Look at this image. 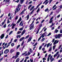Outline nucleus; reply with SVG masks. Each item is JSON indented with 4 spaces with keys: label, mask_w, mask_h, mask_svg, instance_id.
I'll list each match as a JSON object with an SVG mask.
<instances>
[{
    "label": "nucleus",
    "mask_w": 62,
    "mask_h": 62,
    "mask_svg": "<svg viewBox=\"0 0 62 62\" xmlns=\"http://www.w3.org/2000/svg\"><path fill=\"white\" fill-rule=\"evenodd\" d=\"M62 34H59L58 35H56L55 36V39H60V37H62Z\"/></svg>",
    "instance_id": "f257e3e1"
},
{
    "label": "nucleus",
    "mask_w": 62,
    "mask_h": 62,
    "mask_svg": "<svg viewBox=\"0 0 62 62\" xmlns=\"http://www.w3.org/2000/svg\"><path fill=\"white\" fill-rule=\"evenodd\" d=\"M34 22V21H33V23H32L31 24V25H30V30H31V29H32L34 27V25L32 24Z\"/></svg>",
    "instance_id": "f03ea898"
},
{
    "label": "nucleus",
    "mask_w": 62,
    "mask_h": 62,
    "mask_svg": "<svg viewBox=\"0 0 62 62\" xmlns=\"http://www.w3.org/2000/svg\"><path fill=\"white\" fill-rule=\"evenodd\" d=\"M20 7L22 6V5H20V4H19L18 5L17 8H16V12H18V9L19 8V7H20Z\"/></svg>",
    "instance_id": "7ed1b4c3"
},
{
    "label": "nucleus",
    "mask_w": 62,
    "mask_h": 62,
    "mask_svg": "<svg viewBox=\"0 0 62 62\" xmlns=\"http://www.w3.org/2000/svg\"><path fill=\"white\" fill-rule=\"evenodd\" d=\"M9 52V50L8 49H6L4 51V54H8V53Z\"/></svg>",
    "instance_id": "20e7f679"
},
{
    "label": "nucleus",
    "mask_w": 62,
    "mask_h": 62,
    "mask_svg": "<svg viewBox=\"0 0 62 62\" xmlns=\"http://www.w3.org/2000/svg\"><path fill=\"white\" fill-rule=\"evenodd\" d=\"M48 1V0H46L43 3V4H45V3L46 5H47V4L49 3V1Z\"/></svg>",
    "instance_id": "39448f33"
},
{
    "label": "nucleus",
    "mask_w": 62,
    "mask_h": 62,
    "mask_svg": "<svg viewBox=\"0 0 62 62\" xmlns=\"http://www.w3.org/2000/svg\"><path fill=\"white\" fill-rule=\"evenodd\" d=\"M46 33H47V32H45V33H43L41 35V36L40 37H42V38H43V37H44V36H45V34H46Z\"/></svg>",
    "instance_id": "423d86ee"
},
{
    "label": "nucleus",
    "mask_w": 62,
    "mask_h": 62,
    "mask_svg": "<svg viewBox=\"0 0 62 62\" xmlns=\"http://www.w3.org/2000/svg\"><path fill=\"white\" fill-rule=\"evenodd\" d=\"M29 18V15H28L26 17H25V19L26 20H28Z\"/></svg>",
    "instance_id": "0eeeda50"
},
{
    "label": "nucleus",
    "mask_w": 62,
    "mask_h": 62,
    "mask_svg": "<svg viewBox=\"0 0 62 62\" xmlns=\"http://www.w3.org/2000/svg\"><path fill=\"white\" fill-rule=\"evenodd\" d=\"M30 54H31V53H30V51H29L28 52L27 54H25V56H28V55H29Z\"/></svg>",
    "instance_id": "6e6552de"
},
{
    "label": "nucleus",
    "mask_w": 62,
    "mask_h": 62,
    "mask_svg": "<svg viewBox=\"0 0 62 62\" xmlns=\"http://www.w3.org/2000/svg\"><path fill=\"white\" fill-rule=\"evenodd\" d=\"M59 42V41L58 40H55L54 43V45H55L56 43H58Z\"/></svg>",
    "instance_id": "1a4fd4ad"
},
{
    "label": "nucleus",
    "mask_w": 62,
    "mask_h": 62,
    "mask_svg": "<svg viewBox=\"0 0 62 62\" xmlns=\"http://www.w3.org/2000/svg\"><path fill=\"white\" fill-rule=\"evenodd\" d=\"M53 18H54V17L53 16H52L50 19V21H49V23H52V21H53L52 20Z\"/></svg>",
    "instance_id": "9d476101"
},
{
    "label": "nucleus",
    "mask_w": 62,
    "mask_h": 62,
    "mask_svg": "<svg viewBox=\"0 0 62 62\" xmlns=\"http://www.w3.org/2000/svg\"><path fill=\"white\" fill-rule=\"evenodd\" d=\"M4 36H5V35H4V34H2L0 36V38L1 39H3L4 37Z\"/></svg>",
    "instance_id": "9b49d317"
},
{
    "label": "nucleus",
    "mask_w": 62,
    "mask_h": 62,
    "mask_svg": "<svg viewBox=\"0 0 62 62\" xmlns=\"http://www.w3.org/2000/svg\"><path fill=\"white\" fill-rule=\"evenodd\" d=\"M23 21H21V22L19 24V26H23Z\"/></svg>",
    "instance_id": "f8f14e48"
},
{
    "label": "nucleus",
    "mask_w": 62,
    "mask_h": 62,
    "mask_svg": "<svg viewBox=\"0 0 62 62\" xmlns=\"http://www.w3.org/2000/svg\"><path fill=\"white\" fill-rule=\"evenodd\" d=\"M32 39V37H30L29 39H28V42H29V41H30L31 40V39Z\"/></svg>",
    "instance_id": "ddd939ff"
},
{
    "label": "nucleus",
    "mask_w": 62,
    "mask_h": 62,
    "mask_svg": "<svg viewBox=\"0 0 62 62\" xmlns=\"http://www.w3.org/2000/svg\"><path fill=\"white\" fill-rule=\"evenodd\" d=\"M26 31V30H24L23 31L22 33L21 34V36H23V34H24Z\"/></svg>",
    "instance_id": "4468645a"
},
{
    "label": "nucleus",
    "mask_w": 62,
    "mask_h": 62,
    "mask_svg": "<svg viewBox=\"0 0 62 62\" xmlns=\"http://www.w3.org/2000/svg\"><path fill=\"white\" fill-rule=\"evenodd\" d=\"M25 38L24 37H23L22 38H21L20 39H19V40L20 41H22L23 39H25Z\"/></svg>",
    "instance_id": "2eb2a0df"
},
{
    "label": "nucleus",
    "mask_w": 62,
    "mask_h": 62,
    "mask_svg": "<svg viewBox=\"0 0 62 62\" xmlns=\"http://www.w3.org/2000/svg\"><path fill=\"white\" fill-rule=\"evenodd\" d=\"M13 52H14V50L13 49H11L10 50V53L11 54Z\"/></svg>",
    "instance_id": "dca6fc26"
},
{
    "label": "nucleus",
    "mask_w": 62,
    "mask_h": 62,
    "mask_svg": "<svg viewBox=\"0 0 62 62\" xmlns=\"http://www.w3.org/2000/svg\"><path fill=\"white\" fill-rule=\"evenodd\" d=\"M34 8V6H33L30 9V11H31V10H32Z\"/></svg>",
    "instance_id": "f3484780"
},
{
    "label": "nucleus",
    "mask_w": 62,
    "mask_h": 62,
    "mask_svg": "<svg viewBox=\"0 0 62 62\" xmlns=\"http://www.w3.org/2000/svg\"><path fill=\"white\" fill-rule=\"evenodd\" d=\"M16 54L17 55H19V54H20V52H16Z\"/></svg>",
    "instance_id": "a211bd4d"
},
{
    "label": "nucleus",
    "mask_w": 62,
    "mask_h": 62,
    "mask_svg": "<svg viewBox=\"0 0 62 62\" xmlns=\"http://www.w3.org/2000/svg\"><path fill=\"white\" fill-rule=\"evenodd\" d=\"M52 50V46H51L50 47V48L49 49L48 51L49 52H50Z\"/></svg>",
    "instance_id": "6ab92c4d"
},
{
    "label": "nucleus",
    "mask_w": 62,
    "mask_h": 62,
    "mask_svg": "<svg viewBox=\"0 0 62 62\" xmlns=\"http://www.w3.org/2000/svg\"><path fill=\"white\" fill-rule=\"evenodd\" d=\"M24 12L23 11H22L20 13V15H23L24 14Z\"/></svg>",
    "instance_id": "aec40b11"
},
{
    "label": "nucleus",
    "mask_w": 62,
    "mask_h": 62,
    "mask_svg": "<svg viewBox=\"0 0 62 62\" xmlns=\"http://www.w3.org/2000/svg\"><path fill=\"white\" fill-rule=\"evenodd\" d=\"M20 60V59L19 58H17V60H16V62H19V61Z\"/></svg>",
    "instance_id": "412c9836"
},
{
    "label": "nucleus",
    "mask_w": 62,
    "mask_h": 62,
    "mask_svg": "<svg viewBox=\"0 0 62 62\" xmlns=\"http://www.w3.org/2000/svg\"><path fill=\"white\" fill-rule=\"evenodd\" d=\"M24 0H20V2L21 4H23V1Z\"/></svg>",
    "instance_id": "4be33fe9"
},
{
    "label": "nucleus",
    "mask_w": 62,
    "mask_h": 62,
    "mask_svg": "<svg viewBox=\"0 0 62 62\" xmlns=\"http://www.w3.org/2000/svg\"><path fill=\"white\" fill-rule=\"evenodd\" d=\"M30 52H31V53H33V50H32L31 48H30Z\"/></svg>",
    "instance_id": "5701e85b"
},
{
    "label": "nucleus",
    "mask_w": 62,
    "mask_h": 62,
    "mask_svg": "<svg viewBox=\"0 0 62 62\" xmlns=\"http://www.w3.org/2000/svg\"><path fill=\"white\" fill-rule=\"evenodd\" d=\"M35 8L31 12L30 14H32L33 12H34V10H35Z\"/></svg>",
    "instance_id": "b1692460"
},
{
    "label": "nucleus",
    "mask_w": 62,
    "mask_h": 62,
    "mask_svg": "<svg viewBox=\"0 0 62 62\" xmlns=\"http://www.w3.org/2000/svg\"><path fill=\"white\" fill-rule=\"evenodd\" d=\"M29 37V35H28L25 38V39H27V38H28Z\"/></svg>",
    "instance_id": "393cba45"
},
{
    "label": "nucleus",
    "mask_w": 62,
    "mask_h": 62,
    "mask_svg": "<svg viewBox=\"0 0 62 62\" xmlns=\"http://www.w3.org/2000/svg\"><path fill=\"white\" fill-rule=\"evenodd\" d=\"M50 43H49L48 44H47L46 46L47 48H48V47H49V46H50Z\"/></svg>",
    "instance_id": "a878e982"
},
{
    "label": "nucleus",
    "mask_w": 62,
    "mask_h": 62,
    "mask_svg": "<svg viewBox=\"0 0 62 62\" xmlns=\"http://www.w3.org/2000/svg\"><path fill=\"white\" fill-rule=\"evenodd\" d=\"M60 56V54H58L57 57L56 58V59H58V58H59V57Z\"/></svg>",
    "instance_id": "bb28decb"
},
{
    "label": "nucleus",
    "mask_w": 62,
    "mask_h": 62,
    "mask_svg": "<svg viewBox=\"0 0 62 62\" xmlns=\"http://www.w3.org/2000/svg\"><path fill=\"white\" fill-rule=\"evenodd\" d=\"M12 25L13 26H15L16 25V24H14V23H12Z\"/></svg>",
    "instance_id": "cd10ccee"
},
{
    "label": "nucleus",
    "mask_w": 62,
    "mask_h": 62,
    "mask_svg": "<svg viewBox=\"0 0 62 62\" xmlns=\"http://www.w3.org/2000/svg\"><path fill=\"white\" fill-rule=\"evenodd\" d=\"M44 40H45V38H43L41 39V41H42V42H43V41Z\"/></svg>",
    "instance_id": "c85d7f7f"
},
{
    "label": "nucleus",
    "mask_w": 62,
    "mask_h": 62,
    "mask_svg": "<svg viewBox=\"0 0 62 62\" xmlns=\"http://www.w3.org/2000/svg\"><path fill=\"white\" fill-rule=\"evenodd\" d=\"M56 47V45L54 46L53 47V50H54V49H55V48Z\"/></svg>",
    "instance_id": "c756f323"
},
{
    "label": "nucleus",
    "mask_w": 62,
    "mask_h": 62,
    "mask_svg": "<svg viewBox=\"0 0 62 62\" xmlns=\"http://www.w3.org/2000/svg\"><path fill=\"white\" fill-rule=\"evenodd\" d=\"M20 33H21V31H19L17 33V34H20Z\"/></svg>",
    "instance_id": "7c9ffc66"
},
{
    "label": "nucleus",
    "mask_w": 62,
    "mask_h": 62,
    "mask_svg": "<svg viewBox=\"0 0 62 62\" xmlns=\"http://www.w3.org/2000/svg\"><path fill=\"white\" fill-rule=\"evenodd\" d=\"M57 54H55V55H54V58H55V57H56L57 56Z\"/></svg>",
    "instance_id": "2f4dec72"
},
{
    "label": "nucleus",
    "mask_w": 62,
    "mask_h": 62,
    "mask_svg": "<svg viewBox=\"0 0 62 62\" xmlns=\"http://www.w3.org/2000/svg\"><path fill=\"white\" fill-rule=\"evenodd\" d=\"M39 10H40V9H39V8H38V9L37 10V13H38V12H39Z\"/></svg>",
    "instance_id": "473e14b6"
},
{
    "label": "nucleus",
    "mask_w": 62,
    "mask_h": 62,
    "mask_svg": "<svg viewBox=\"0 0 62 62\" xmlns=\"http://www.w3.org/2000/svg\"><path fill=\"white\" fill-rule=\"evenodd\" d=\"M12 32H13V31H11L9 33V35H10L11 34Z\"/></svg>",
    "instance_id": "72a5a7b5"
},
{
    "label": "nucleus",
    "mask_w": 62,
    "mask_h": 62,
    "mask_svg": "<svg viewBox=\"0 0 62 62\" xmlns=\"http://www.w3.org/2000/svg\"><path fill=\"white\" fill-rule=\"evenodd\" d=\"M31 7H32V5H30L28 8V9H29V8H30Z\"/></svg>",
    "instance_id": "f704fd0d"
},
{
    "label": "nucleus",
    "mask_w": 62,
    "mask_h": 62,
    "mask_svg": "<svg viewBox=\"0 0 62 62\" xmlns=\"http://www.w3.org/2000/svg\"><path fill=\"white\" fill-rule=\"evenodd\" d=\"M10 23V21L9 20V19H8V20L7 21V23Z\"/></svg>",
    "instance_id": "c9c22d12"
},
{
    "label": "nucleus",
    "mask_w": 62,
    "mask_h": 62,
    "mask_svg": "<svg viewBox=\"0 0 62 62\" xmlns=\"http://www.w3.org/2000/svg\"><path fill=\"white\" fill-rule=\"evenodd\" d=\"M55 33H57V32H58V30H57V29H56L55 30Z\"/></svg>",
    "instance_id": "e433bc0d"
},
{
    "label": "nucleus",
    "mask_w": 62,
    "mask_h": 62,
    "mask_svg": "<svg viewBox=\"0 0 62 62\" xmlns=\"http://www.w3.org/2000/svg\"><path fill=\"white\" fill-rule=\"evenodd\" d=\"M18 55H16L15 56V59H16V58H17V57H18L19 56H18Z\"/></svg>",
    "instance_id": "4c0bfd02"
},
{
    "label": "nucleus",
    "mask_w": 62,
    "mask_h": 62,
    "mask_svg": "<svg viewBox=\"0 0 62 62\" xmlns=\"http://www.w3.org/2000/svg\"><path fill=\"white\" fill-rule=\"evenodd\" d=\"M18 21H20V22L22 21V18H21V17H20V18L18 20Z\"/></svg>",
    "instance_id": "58836bf2"
},
{
    "label": "nucleus",
    "mask_w": 62,
    "mask_h": 62,
    "mask_svg": "<svg viewBox=\"0 0 62 62\" xmlns=\"http://www.w3.org/2000/svg\"><path fill=\"white\" fill-rule=\"evenodd\" d=\"M27 53V52H25V53H23L22 54V55H24V54H25L26 53Z\"/></svg>",
    "instance_id": "ea45409f"
},
{
    "label": "nucleus",
    "mask_w": 62,
    "mask_h": 62,
    "mask_svg": "<svg viewBox=\"0 0 62 62\" xmlns=\"http://www.w3.org/2000/svg\"><path fill=\"white\" fill-rule=\"evenodd\" d=\"M23 30V28H22L19 29V30H20V31H22V30Z\"/></svg>",
    "instance_id": "a19ab883"
},
{
    "label": "nucleus",
    "mask_w": 62,
    "mask_h": 62,
    "mask_svg": "<svg viewBox=\"0 0 62 62\" xmlns=\"http://www.w3.org/2000/svg\"><path fill=\"white\" fill-rule=\"evenodd\" d=\"M30 62H33V60L31 59H30Z\"/></svg>",
    "instance_id": "79ce46f5"
},
{
    "label": "nucleus",
    "mask_w": 62,
    "mask_h": 62,
    "mask_svg": "<svg viewBox=\"0 0 62 62\" xmlns=\"http://www.w3.org/2000/svg\"><path fill=\"white\" fill-rule=\"evenodd\" d=\"M48 10H49L48 9V8H47L45 10V11L46 12V11H48Z\"/></svg>",
    "instance_id": "37998d69"
},
{
    "label": "nucleus",
    "mask_w": 62,
    "mask_h": 62,
    "mask_svg": "<svg viewBox=\"0 0 62 62\" xmlns=\"http://www.w3.org/2000/svg\"><path fill=\"white\" fill-rule=\"evenodd\" d=\"M10 1V0H6V3H7L8 2H9V1Z\"/></svg>",
    "instance_id": "c03bdc74"
},
{
    "label": "nucleus",
    "mask_w": 62,
    "mask_h": 62,
    "mask_svg": "<svg viewBox=\"0 0 62 62\" xmlns=\"http://www.w3.org/2000/svg\"><path fill=\"white\" fill-rule=\"evenodd\" d=\"M42 46H40L39 47V50H41V49L42 48Z\"/></svg>",
    "instance_id": "a18cd8bd"
},
{
    "label": "nucleus",
    "mask_w": 62,
    "mask_h": 62,
    "mask_svg": "<svg viewBox=\"0 0 62 62\" xmlns=\"http://www.w3.org/2000/svg\"><path fill=\"white\" fill-rule=\"evenodd\" d=\"M20 45H18L16 48L17 49H18V48H19V47H20Z\"/></svg>",
    "instance_id": "49530a36"
},
{
    "label": "nucleus",
    "mask_w": 62,
    "mask_h": 62,
    "mask_svg": "<svg viewBox=\"0 0 62 62\" xmlns=\"http://www.w3.org/2000/svg\"><path fill=\"white\" fill-rule=\"evenodd\" d=\"M14 45V43H12L11 44V46H13Z\"/></svg>",
    "instance_id": "de8ad7c7"
},
{
    "label": "nucleus",
    "mask_w": 62,
    "mask_h": 62,
    "mask_svg": "<svg viewBox=\"0 0 62 62\" xmlns=\"http://www.w3.org/2000/svg\"><path fill=\"white\" fill-rule=\"evenodd\" d=\"M18 16H16V17L15 18V20H17V19H18Z\"/></svg>",
    "instance_id": "09e8293b"
},
{
    "label": "nucleus",
    "mask_w": 62,
    "mask_h": 62,
    "mask_svg": "<svg viewBox=\"0 0 62 62\" xmlns=\"http://www.w3.org/2000/svg\"><path fill=\"white\" fill-rule=\"evenodd\" d=\"M38 44V43H36L35 45H34L33 46H37V44Z\"/></svg>",
    "instance_id": "8fccbe9b"
},
{
    "label": "nucleus",
    "mask_w": 62,
    "mask_h": 62,
    "mask_svg": "<svg viewBox=\"0 0 62 62\" xmlns=\"http://www.w3.org/2000/svg\"><path fill=\"white\" fill-rule=\"evenodd\" d=\"M51 35V33H49V34L47 35V36H50Z\"/></svg>",
    "instance_id": "3c124183"
},
{
    "label": "nucleus",
    "mask_w": 62,
    "mask_h": 62,
    "mask_svg": "<svg viewBox=\"0 0 62 62\" xmlns=\"http://www.w3.org/2000/svg\"><path fill=\"white\" fill-rule=\"evenodd\" d=\"M41 36H40V37L39 38L38 40V41H39L40 39H41Z\"/></svg>",
    "instance_id": "603ef678"
},
{
    "label": "nucleus",
    "mask_w": 62,
    "mask_h": 62,
    "mask_svg": "<svg viewBox=\"0 0 62 62\" xmlns=\"http://www.w3.org/2000/svg\"><path fill=\"white\" fill-rule=\"evenodd\" d=\"M11 16H11L9 18V20H11L12 19V17H11Z\"/></svg>",
    "instance_id": "864d4df0"
},
{
    "label": "nucleus",
    "mask_w": 62,
    "mask_h": 62,
    "mask_svg": "<svg viewBox=\"0 0 62 62\" xmlns=\"http://www.w3.org/2000/svg\"><path fill=\"white\" fill-rule=\"evenodd\" d=\"M55 40V39H53V40L52 41V42L53 43V42H54V41Z\"/></svg>",
    "instance_id": "5fc2aeb1"
},
{
    "label": "nucleus",
    "mask_w": 62,
    "mask_h": 62,
    "mask_svg": "<svg viewBox=\"0 0 62 62\" xmlns=\"http://www.w3.org/2000/svg\"><path fill=\"white\" fill-rule=\"evenodd\" d=\"M44 21H45V20H43L41 22V23H43V22H44Z\"/></svg>",
    "instance_id": "6e6d98bb"
},
{
    "label": "nucleus",
    "mask_w": 62,
    "mask_h": 62,
    "mask_svg": "<svg viewBox=\"0 0 62 62\" xmlns=\"http://www.w3.org/2000/svg\"><path fill=\"white\" fill-rule=\"evenodd\" d=\"M51 62H52V61H53L54 60V58H53L52 59H51Z\"/></svg>",
    "instance_id": "4d7b16f0"
},
{
    "label": "nucleus",
    "mask_w": 62,
    "mask_h": 62,
    "mask_svg": "<svg viewBox=\"0 0 62 62\" xmlns=\"http://www.w3.org/2000/svg\"><path fill=\"white\" fill-rule=\"evenodd\" d=\"M20 21L19 20H18V21L17 22L16 24H17V23L18 24L19 23H20Z\"/></svg>",
    "instance_id": "13d9d810"
},
{
    "label": "nucleus",
    "mask_w": 62,
    "mask_h": 62,
    "mask_svg": "<svg viewBox=\"0 0 62 62\" xmlns=\"http://www.w3.org/2000/svg\"><path fill=\"white\" fill-rule=\"evenodd\" d=\"M6 24H5L3 26L4 28H6Z\"/></svg>",
    "instance_id": "bf43d9fd"
},
{
    "label": "nucleus",
    "mask_w": 62,
    "mask_h": 62,
    "mask_svg": "<svg viewBox=\"0 0 62 62\" xmlns=\"http://www.w3.org/2000/svg\"><path fill=\"white\" fill-rule=\"evenodd\" d=\"M56 7V5L55 4L53 7L52 8H55Z\"/></svg>",
    "instance_id": "052dcab7"
},
{
    "label": "nucleus",
    "mask_w": 62,
    "mask_h": 62,
    "mask_svg": "<svg viewBox=\"0 0 62 62\" xmlns=\"http://www.w3.org/2000/svg\"><path fill=\"white\" fill-rule=\"evenodd\" d=\"M44 8V6L42 5L41 7V9H42V8Z\"/></svg>",
    "instance_id": "680f3d73"
},
{
    "label": "nucleus",
    "mask_w": 62,
    "mask_h": 62,
    "mask_svg": "<svg viewBox=\"0 0 62 62\" xmlns=\"http://www.w3.org/2000/svg\"><path fill=\"white\" fill-rule=\"evenodd\" d=\"M11 14H10V13H9L8 15V17H10V16Z\"/></svg>",
    "instance_id": "e2e57ef3"
},
{
    "label": "nucleus",
    "mask_w": 62,
    "mask_h": 62,
    "mask_svg": "<svg viewBox=\"0 0 62 62\" xmlns=\"http://www.w3.org/2000/svg\"><path fill=\"white\" fill-rule=\"evenodd\" d=\"M9 30H10V29H9L6 31V32H8L9 31Z\"/></svg>",
    "instance_id": "0e129e2a"
},
{
    "label": "nucleus",
    "mask_w": 62,
    "mask_h": 62,
    "mask_svg": "<svg viewBox=\"0 0 62 62\" xmlns=\"http://www.w3.org/2000/svg\"><path fill=\"white\" fill-rule=\"evenodd\" d=\"M60 15H59L57 16V18H58L60 16Z\"/></svg>",
    "instance_id": "69168bd1"
},
{
    "label": "nucleus",
    "mask_w": 62,
    "mask_h": 62,
    "mask_svg": "<svg viewBox=\"0 0 62 62\" xmlns=\"http://www.w3.org/2000/svg\"><path fill=\"white\" fill-rule=\"evenodd\" d=\"M60 8H62V5H61L60 6Z\"/></svg>",
    "instance_id": "338daca9"
},
{
    "label": "nucleus",
    "mask_w": 62,
    "mask_h": 62,
    "mask_svg": "<svg viewBox=\"0 0 62 62\" xmlns=\"http://www.w3.org/2000/svg\"><path fill=\"white\" fill-rule=\"evenodd\" d=\"M60 33H62V30H61L60 31Z\"/></svg>",
    "instance_id": "774afa93"
}]
</instances>
